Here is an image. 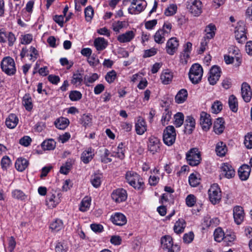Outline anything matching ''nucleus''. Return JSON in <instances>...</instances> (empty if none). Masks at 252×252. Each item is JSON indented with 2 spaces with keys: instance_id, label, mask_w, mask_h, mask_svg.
<instances>
[{
  "instance_id": "obj_61",
  "label": "nucleus",
  "mask_w": 252,
  "mask_h": 252,
  "mask_svg": "<svg viewBox=\"0 0 252 252\" xmlns=\"http://www.w3.org/2000/svg\"><path fill=\"white\" fill-rule=\"evenodd\" d=\"M125 24V21H118L115 22L112 24L113 30L115 32H120V30L124 28Z\"/></svg>"
},
{
  "instance_id": "obj_27",
  "label": "nucleus",
  "mask_w": 252,
  "mask_h": 252,
  "mask_svg": "<svg viewBox=\"0 0 252 252\" xmlns=\"http://www.w3.org/2000/svg\"><path fill=\"white\" fill-rule=\"evenodd\" d=\"M173 73L168 69L163 70L160 74V80L164 85L169 84L172 80Z\"/></svg>"
},
{
  "instance_id": "obj_4",
  "label": "nucleus",
  "mask_w": 252,
  "mask_h": 252,
  "mask_svg": "<svg viewBox=\"0 0 252 252\" xmlns=\"http://www.w3.org/2000/svg\"><path fill=\"white\" fill-rule=\"evenodd\" d=\"M160 243L163 252H179L180 247L173 244L172 238L169 235H165L161 238Z\"/></svg>"
},
{
  "instance_id": "obj_60",
  "label": "nucleus",
  "mask_w": 252,
  "mask_h": 252,
  "mask_svg": "<svg viewBox=\"0 0 252 252\" xmlns=\"http://www.w3.org/2000/svg\"><path fill=\"white\" fill-rule=\"evenodd\" d=\"M33 39V36L32 34L28 33L22 35L21 43L22 44H29L31 43Z\"/></svg>"
},
{
  "instance_id": "obj_26",
  "label": "nucleus",
  "mask_w": 252,
  "mask_h": 252,
  "mask_svg": "<svg viewBox=\"0 0 252 252\" xmlns=\"http://www.w3.org/2000/svg\"><path fill=\"white\" fill-rule=\"evenodd\" d=\"M94 156V150L89 147L83 152L81 159L84 163L87 164L93 158Z\"/></svg>"
},
{
  "instance_id": "obj_54",
  "label": "nucleus",
  "mask_w": 252,
  "mask_h": 252,
  "mask_svg": "<svg viewBox=\"0 0 252 252\" xmlns=\"http://www.w3.org/2000/svg\"><path fill=\"white\" fill-rule=\"evenodd\" d=\"M199 180L196 175L194 173L191 174L189 177V184L193 187H195L199 185Z\"/></svg>"
},
{
  "instance_id": "obj_1",
  "label": "nucleus",
  "mask_w": 252,
  "mask_h": 252,
  "mask_svg": "<svg viewBox=\"0 0 252 252\" xmlns=\"http://www.w3.org/2000/svg\"><path fill=\"white\" fill-rule=\"evenodd\" d=\"M172 27L170 23L165 22L162 28L158 30L155 33L154 35L155 41L159 44L163 43L165 41V38L170 34Z\"/></svg>"
},
{
  "instance_id": "obj_39",
  "label": "nucleus",
  "mask_w": 252,
  "mask_h": 252,
  "mask_svg": "<svg viewBox=\"0 0 252 252\" xmlns=\"http://www.w3.org/2000/svg\"><path fill=\"white\" fill-rule=\"evenodd\" d=\"M227 151L226 145L222 142H219L216 144V152L218 156L223 157Z\"/></svg>"
},
{
  "instance_id": "obj_51",
  "label": "nucleus",
  "mask_w": 252,
  "mask_h": 252,
  "mask_svg": "<svg viewBox=\"0 0 252 252\" xmlns=\"http://www.w3.org/2000/svg\"><path fill=\"white\" fill-rule=\"evenodd\" d=\"M222 109V104L220 101L217 100L215 101L211 106V111L214 114H218Z\"/></svg>"
},
{
  "instance_id": "obj_59",
  "label": "nucleus",
  "mask_w": 252,
  "mask_h": 252,
  "mask_svg": "<svg viewBox=\"0 0 252 252\" xmlns=\"http://www.w3.org/2000/svg\"><path fill=\"white\" fill-rule=\"evenodd\" d=\"M177 6L175 4H171L164 11V14L167 16L174 15L177 11Z\"/></svg>"
},
{
  "instance_id": "obj_47",
  "label": "nucleus",
  "mask_w": 252,
  "mask_h": 252,
  "mask_svg": "<svg viewBox=\"0 0 252 252\" xmlns=\"http://www.w3.org/2000/svg\"><path fill=\"white\" fill-rule=\"evenodd\" d=\"M172 113L170 111L165 109L162 114L161 122L163 126L167 125L171 119Z\"/></svg>"
},
{
  "instance_id": "obj_19",
  "label": "nucleus",
  "mask_w": 252,
  "mask_h": 252,
  "mask_svg": "<svg viewBox=\"0 0 252 252\" xmlns=\"http://www.w3.org/2000/svg\"><path fill=\"white\" fill-rule=\"evenodd\" d=\"M241 95L246 102L251 101L252 97V91L250 85L247 83H243L241 86Z\"/></svg>"
},
{
  "instance_id": "obj_45",
  "label": "nucleus",
  "mask_w": 252,
  "mask_h": 252,
  "mask_svg": "<svg viewBox=\"0 0 252 252\" xmlns=\"http://www.w3.org/2000/svg\"><path fill=\"white\" fill-rule=\"evenodd\" d=\"M55 250L56 252H67L68 250L67 244L64 242H57L56 243Z\"/></svg>"
},
{
  "instance_id": "obj_9",
  "label": "nucleus",
  "mask_w": 252,
  "mask_h": 252,
  "mask_svg": "<svg viewBox=\"0 0 252 252\" xmlns=\"http://www.w3.org/2000/svg\"><path fill=\"white\" fill-rule=\"evenodd\" d=\"M186 159L188 163L192 166H196L200 163L201 156L198 149L192 148L186 154Z\"/></svg>"
},
{
  "instance_id": "obj_35",
  "label": "nucleus",
  "mask_w": 252,
  "mask_h": 252,
  "mask_svg": "<svg viewBox=\"0 0 252 252\" xmlns=\"http://www.w3.org/2000/svg\"><path fill=\"white\" fill-rule=\"evenodd\" d=\"M69 124V120L64 117H60L57 119L54 122L56 127L57 128L62 130L65 129L68 126Z\"/></svg>"
},
{
  "instance_id": "obj_28",
  "label": "nucleus",
  "mask_w": 252,
  "mask_h": 252,
  "mask_svg": "<svg viewBox=\"0 0 252 252\" xmlns=\"http://www.w3.org/2000/svg\"><path fill=\"white\" fill-rule=\"evenodd\" d=\"M83 81V73L79 70H77L73 73L70 82L75 87H78L81 85Z\"/></svg>"
},
{
  "instance_id": "obj_36",
  "label": "nucleus",
  "mask_w": 252,
  "mask_h": 252,
  "mask_svg": "<svg viewBox=\"0 0 252 252\" xmlns=\"http://www.w3.org/2000/svg\"><path fill=\"white\" fill-rule=\"evenodd\" d=\"M224 129V121L222 118H218L214 122V131L217 134L221 133Z\"/></svg>"
},
{
  "instance_id": "obj_37",
  "label": "nucleus",
  "mask_w": 252,
  "mask_h": 252,
  "mask_svg": "<svg viewBox=\"0 0 252 252\" xmlns=\"http://www.w3.org/2000/svg\"><path fill=\"white\" fill-rule=\"evenodd\" d=\"M22 104L25 109L28 111H31L33 107L32 100L29 94H26L23 97Z\"/></svg>"
},
{
  "instance_id": "obj_38",
  "label": "nucleus",
  "mask_w": 252,
  "mask_h": 252,
  "mask_svg": "<svg viewBox=\"0 0 252 252\" xmlns=\"http://www.w3.org/2000/svg\"><path fill=\"white\" fill-rule=\"evenodd\" d=\"M41 145L44 150H53L56 148V142L53 139H48L44 140Z\"/></svg>"
},
{
  "instance_id": "obj_44",
  "label": "nucleus",
  "mask_w": 252,
  "mask_h": 252,
  "mask_svg": "<svg viewBox=\"0 0 252 252\" xmlns=\"http://www.w3.org/2000/svg\"><path fill=\"white\" fill-rule=\"evenodd\" d=\"M102 177L101 174H94L92 176L91 182L94 187L97 188L100 186Z\"/></svg>"
},
{
  "instance_id": "obj_32",
  "label": "nucleus",
  "mask_w": 252,
  "mask_h": 252,
  "mask_svg": "<svg viewBox=\"0 0 252 252\" xmlns=\"http://www.w3.org/2000/svg\"><path fill=\"white\" fill-rule=\"evenodd\" d=\"M94 44L96 49L100 51L106 48L108 42L103 37H97L94 39Z\"/></svg>"
},
{
  "instance_id": "obj_43",
  "label": "nucleus",
  "mask_w": 252,
  "mask_h": 252,
  "mask_svg": "<svg viewBox=\"0 0 252 252\" xmlns=\"http://www.w3.org/2000/svg\"><path fill=\"white\" fill-rule=\"evenodd\" d=\"M99 78V76L97 73H94L90 75H86L84 77V83L87 86H90L91 84L94 83Z\"/></svg>"
},
{
  "instance_id": "obj_34",
  "label": "nucleus",
  "mask_w": 252,
  "mask_h": 252,
  "mask_svg": "<svg viewBox=\"0 0 252 252\" xmlns=\"http://www.w3.org/2000/svg\"><path fill=\"white\" fill-rule=\"evenodd\" d=\"M188 93L187 90L182 89L180 90L175 96V102L178 104L183 103L187 99Z\"/></svg>"
},
{
  "instance_id": "obj_5",
  "label": "nucleus",
  "mask_w": 252,
  "mask_h": 252,
  "mask_svg": "<svg viewBox=\"0 0 252 252\" xmlns=\"http://www.w3.org/2000/svg\"><path fill=\"white\" fill-rule=\"evenodd\" d=\"M203 73V68L199 64H192L189 73L190 80L193 84H197L201 81Z\"/></svg>"
},
{
  "instance_id": "obj_40",
  "label": "nucleus",
  "mask_w": 252,
  "mask_h": 252,
  "mask_svg": "<svg viewBox=\"0 0 252 252\" xmlns=\"http://www.w3.org/2000/svg\"><path fill=\"white\" fill-rule=\"evenodd\" d=\"M228 104L230 110L233 112H236L238 111V103L236 97L233 95H231L228 98Z\"/></svg>"
},
{
  "instance_id": "obj_2",
  "label": "nucleus",
  "mask_w": 252,
  "mask_h": 252,
  "mask_svg": "<svg viewBox=\"0 0 252 252\" xmlns=\"http://www.w3.org/2000/svg\"><path fill=\"white\" fill-rule=\"evenodd\" d=\"M126 182L135 189H139L144 185V182L140 175L137 173L128 171L126 174Z\"/></svg>"
},
{
  "instance_id": "obj_16",
  "label": "nucleus",
  "mask_w": 252,
  "mask_h": 252,
  "mask_svg": "<svg viewBox=\"0 0 252 252\" xmlns=\"http://www.w3.org/2000/svg\"><path fill=\"white\" fill-rule=\"evenodd\" d=\"M221 70L220 67L217 65L213 66L210 71L209 76L208 80L209 83L214 85L219 80L220 76Z\"/></svg>"
},
{
  "instance_id": "obj_53",
  "label": "nucleus",
  "mask_w": 252,
  "mask_h": 252,
  "mask_svg": "<svg viewBox=\"0 0 252 252\" xmlns=\"http://www.w3.org/2000/svg\"><path fill=\"white\" fill-rule=\"evenodd\" d=\"M11 164V161L9 157L7 156L3 157L0 162V165L2 169L3 170H7Z\"/></svg>"
},
{
  "instance_id": "obj_56",
  "label": "nucleus",
  "mask_w": 252,
  "mask_h": 252,
  "mask_svg": "<svg viewBox=\"0 0 252 252\" xmlns=\"http://www.w3.org/2000/svg\"><path fill=\"white\" fill-rule=\"evenodd\" d=\"M244 143L247 149L252 148V132H249L245 135Z\"/></svg>"
},
{
  "instance_id": "obj_13",
  "label": "nucleus",
  "mask_w": 252,
  "mask_h": 252,
  "mask_svg": "<svg viewBox=\"0 0 252 252\" xmlns=\"http://www.w3.org/2000/svg\"><path fill=\"white\" fill-rule=\"evenodd\" d=\"M127 197L126 191L122 188L116 189L111 193L112 199L117 203L125 201Z\"/></svg>"
},
{
  "instance_id": "obj_25",
  "label": "nucleus",
  "mask_w": 252,
  "mask_h": 252,
  "mask_svg": "<svg viewBox=\"0 0 252 252\" xmlns=\"http://www.w3.org/2000/svg\"><path fill=\"white\" fill-rule=\"evenodd\" d=\"M251 167L247 164L242 165L238 170V175L242 181L247 180L251 173Z\"/></svg>"
},
{
  "instance_id": "obj_18",
  "label": "nucleus",
  "mask_w": 252,
  "mask_h": 252,
  "mask_svg": "<svg viewBox=\"0 0 252 252\" xmlns=\"http://www.w3.org/2000/svg\"><path fill=\"white\" fill-rule=\"evenodd\" d=\"M179 41L176 37H171L168 39L166 44V52L170 55H173L177 51Z\"/></svg>"
},
{
  "instance_id": "obj_42",
  "label": "nucleus",
  "mask_w": 252,
  "mask_h": 252,
  "mask_svg": "<svg viewBox=\"0 0 252 252\" xmlns=\"http://www.w3.org/2000/svg\"><path fill=\"white\" fill-rule=\"evenodd\" d=\"M91 199L88 196L85 197L81 202L79 210L82 212L87 211L90 208Z\"/></svg>"
},
{
  "instance_id": "obj_14",
  "label": "nucleus",
  "mask_w": 252,
  "mask_h": 252,
  "mask_svg": "<svg viewBox=\"0 0 252 252\" xmlns=\"http://www.w3.org/2000/svg\"><path fill=\"white\" fill-rule=\"evenodd\" d=\"M61 195L59 192L53 191L47 194L46 203V205L51 208L55 207L61 201Z\"/></svg>"
},
{
  "instance_id": "obj_3",
  "label": "nucleus",
  "mask_w": 252,
  "mask_h": 252,
  "mask_svg": "<svg viewBox=\"0 0 252 252\" xmlns=\"http://www.w3.org/2000/svg\"><path fill=\"white\" fill-rule=\"evenodd\" d=\"M1 70L8 75H13L16 71L15 63L14 60L10 57L3 58L0 62Z\"/></svg>"
},
{
  "instance_id": "obj_50",
  "label": "nucleus",
  "mask_w": 252,
  "mask_h": 252,
  "mask_svg": "<svg viewBox=\"0 0 252 252\" xmlns=\"http://www.w3.org/2000/svg\"><path fill=\"white\" fill-rule=\"evenodd\" d=\"M12 196L16 199L24 200L26 198L25 194L21 190L15 189L12 192Z\"/></svg>"
},
{
  "instance_id": "obj_29",
  "label": "nucleus",
  "mask_w": 252,
  "mask_h": 252,
  "mask_svg": "<svg viewBox=\"0 0 252 252\" xmlns=\"http://www.w3.org/2000/svg\"><path fill=\"white\" fill-rule=\"evenodd\" d=\"M125 151L126 144L124 142H121L118 145L117 151L113 152L111 156L115 157L122 159L125 158Z\"/></svg>"
},
{
  "instance_id": "obj_11",
  "label": "nucleus",
  "mask_w": 252,
  "mask_h": 252,
  "mask_svg": "<svg viewBox=\"0 0 252 252\" xmlns=\"http://www.w3.org/2000/svg\"><path fill=\"white\" fill-rule=\"evenodd\" d=\"M187 8L194 16H198L202 12V3L200 0H188Z\"/></svg>"
},
{
  "instance_id": "obj_10",
  "label": "nucleus",
  "mask_w": 252,
  "mask_h": 252,
  "mask_svg": "<svg viewBox=\"0 0 252 252\" xmlns=\"http://www.w3.org/2000/svg\"><path fill=\"white\" fill-rule=\"evenodd\" d=\"M235 36L236 40L239 43H244L247 40L246 35V27L244 23L239 22L236 26L234 31Z\"/></svg>"
},
{
  "instance_id": "obj_33",
  "label": "nucleus",
  "mask_w": 252,
  "mask_h": 252,
  "mask_svg": "<svg viewBox=\"0 0 252 252\" xmlns=\"http://www.w3.org/2000/svg\"><path fill=\"white\" fill-rule=\"evenodd\" d=\"M186 226V222L183 219H179L175 223L173 230L175 233L180 234L184 232Z\"/></svg>"
},
{
  "instance_id": "obj_12",
  "label": "nucleus",
  "mask_w": 252,
  "mask_h": 252,
  "mask_svg": "<svg viewBox=\"0 0 252 252\" xmlns=\"http://www.w3.org/2000/svg\"><path fill=\"white\" fill-rule=\"evenodd\" d=\"M15 35L10 32H6L4 29L0 30V42L1 43H6L8 41L9 46H12L16 41Z\"/></svg>"
},
{
  "instance_id": "obj_49",
  "label": "nucleus",
  "mask_w": 252,
  "mask_h": 252,
  "mask_svg": "<svg viewBox=\"0 0 252 252\" xmlns=\"http://www.w3.org/2000/svg\"><path fill=\"white\" fill-rule=\"evenodd\" d=\"M184 120V116L183 113L178 112L174 115V124L176 127L181 126Z\"/></svg>"
},
{
  "instance_id": "obj_41",
  "label": "nucleus",
  "mask_w": 252,
  "mask_h": 252,
  "mask_svg": "<svg viewBox=\"0 0 252 252\" xmlns=\"http://www.w3.org/2000/svg\"><path fill=\"white\" fill-rule=\"evenodd\" d=\"M50 228L54 232H58L63 228V222L61 220L56 219L51 223Z\"/></svg>"
},
{
  "instance_id": "obj_48",
  "label": "nucleus",
  "mask_w": 252,
  "mask_h": 252,
  "mask_svg": "<svg viewBox=\"0 0 252 252\" xmlns=\"http://www.w3.org/2000/svg\"><path fill=\"white\" fill-rule=\"evenodd\" d=\"M214 239L218 242H220L224 239L225 234L220 227L216 228L214 232Z\"/></svg>"
},
{
  "instance_id": "obj_15",
  "label": "nucleus",
  "mask_w": 252,
  "mask_h": 252,
  "mask_svg": "<svg viewBox=\"0 0 252 252\" xmlns=\"http://www.w3.org/2000/svg\"><path fill=\"white\" fill-rule=\"evenodd\" d=\"M200 124L204 131H208L212 125L211 116L205 112H202L200 116Z\"/></svg>"
},
{
  "instance_id": "obj_63",
  "label": "nucleus",
  "mask_w": 252,
  "mask_h": 252,
  "mask_svg": "<svg viewBox=\"0 0 252 252\" xmlns=\"http://www.w3.org/2000/svg\"><path fill=\"white\" fill-rule=\"evenodd\" d=\"M236 236L234 233L226 234L224 238V242L228 246H230L233 242L235 240Z\"/></svg>"
},
{
  "instance_id": "obj_62",
  "label": "nucleus",
  "mask_w": 252,
  "mask_h": 252,
  "mask_svg": "<svg viewBox=\"0 0 252 252\" xmlns=\"http://www.w3.org/2000/svg\"><path fill=\"white\" fill-rule=\"evenodd\" d=\"M82 124L85 126L91 125L92 121V116L90 114H84L82 116Z\"/></svg>"
},
{
  "instance_id": "obj_57",
  "label": "nucleus",
  "mask_w": 252,
  "mask_h": 252,
  "mask_svg": "<svg viewBox=\"0 0 252 252\" xmlns=\"http://www.w3.org/2000/svg\"><path fill=\"white\" fill-rule=\"evenodd\" d=\"M110 155V152L109 151L105 149L104 151V153L101 156V161L102 162L104 163H107L112 161V159L109 158V156Z\"/></svg>"
},
{
  "instance_id": "obj_55",
  "label": "nucleus",
  "mask_w": 252,
  "mask_h": 252,
  "mask_svg": "<svg viewBox=\"0 0 252 252\" xmlns=\"http://www.w3.org/2000/svg\"><path fill=\"white\" fill-rule=\"evenodd\" d=\"M85 16L86 21H90L94 15V10L91 6H88L85 9Z\"/></svg>"
},
{
  "instance_id": "obj_6",
  "label": "nucleus",
  "mask_w": 252,
  "mask_h": 252,
  "mask_svg": "<svg viewBox=\"0 0 252 252\" xmlns=\"http://www.w3.org/2000/svg\"><path fill=\"white\" fill-rule=\"evenodd\" d=\"M176 137V131L173 126H167L163 130V141L165 145L168 146L172 145L175 143Z\"/></svg>"
},
{
  "instance_id": "obj_22",
  "label": "nucleus",
  "mask_w": 252,
  "mask_h": 252,
  "mask_svg": "<svg viewBox=\"0 0 252 252\" xmlns=\"http://www.w3.org/2000/svg\"><path fill=\"white\" fill-rule=\"evenodd\" d=\"M147 124L143 118L141 117L138 118L135 124V131L137 134L141 135L147 130Z\"/></svg>"
},
{
  "instance_id": "obj_58",
  "label": "nucleus",
  "mask_w": 252,
  "mask_h": 252,
  "mask_svg": "<svg viewBox=\"0 0 252 252\" xmlns=\"http://www.w3.org/2000/svg\"><path fill=\"white\" fill-rule=\"evenodd\" d=\"M69 97L72 101H78L81 98L82 94L79 91H72L69 93Z\"/></svg>"
},
{
  "instance_id": "obj_46",
  "label": "nucleus",
  "mask_w": 252,
  "mask_h": 252,
  "mask_svg": "<svg viewBox=\"0 0 252 252\" xmlns=\"http://www.w3.org/2000/svg\"><path fill=\"white\" fill-rule=\"evenodd\" d=\"M216 30V27L214 25L210 24L208 25L205 30L206 38L208 39L212 38L215 36Z\"/></svg>"
},
{
  "instance_id": "obj_64",
  "label": "nucleus",
  "mask_w": 252,
  "mask_h": 252,
  "mask_svg": "<svg viewBox=\"0 0 252 252\" xmlns=\"http://www.w3.org/2000/svg\"><path fill=\"white\" fill-rule=\"evenodd\" d=\"M196 201V197L193 194L188 195L186 199V204L189 207L193 206Z\"/></svg>"
},
{
  "instance_id": "obj_31",
  "label": "nucleus",
  "mask_w": 252,
  "mask_h": 252,
  "mask_svg": "<svg viewBox=\"0 0 252 252\" xmlns=\"http://www.w3.org/2000/svg\"><path fill=\"white\" fill-rule=\"evenodd\" d=\"M19 122L17 116L14 114H10L5 121V124L7 127L14 128L16 126Z\"/></svg>"
},
{
  "instance_id": "obj_23",
  "label": "nucleus",
  "mask_w": 252,
  "mask_h": 252,
  "mask_svg": "<svg viewBox=\"0 0 252 252\" xmlns=\"http://www.w3.org/2000/svg\"><path fill=\"white\" fill-rule=\"evenodd\" d=\"M135 32L133 31H126V32L119 35L118 41L121 43L130 42L135 37Z\"/></svg>"
},
{
  "instance_id": "obj_21",
  "label": "nucleus",
  "mask_w": 252,
  "mask_h": 252,
  "mask_svg": "<svg viewBox=\"0 0 252 252\" xmlns=\"http://www.w3.org/2000/svg\"><path fill=\"white\" fill-rule=\"evenodd\" d=\"M221 174L227 179L233 178L235 172L233 167L228 163H223L221 166Z\"/></svg>"
},
{
  "instance_id": "obj_17",
  "label": "nucleus",
  "mask_w": 252,
  "mask_h": 252,
  "mask_svg": "<svg viewBox=\"0 0 252 252\" xmlns=\"http://www.w3.org/2000/svg\"><path fill=\"white\" fill-rule=\"evenodd\" d=\"M161 143L158 138L155 136H151L149 138L148 147L149 151L152 154H155L160 151Z\"/></svg>"
},
{
  "instance_id": "obj_7",
  "label": "nucleus",
  "mask_w": 252,
  "mask_h": 252,
  "mask_svg": "<svg viewBox=\"0 0 252 252\" xmlns=\"http://www.w3.org/2000/svg\"><path fill=\"white\" fill-rule=\"evenodd\" d=\"M147 6L145 0H132L128 8V12L131 15L138 14L143 11Z\"/></svg>"
},
{
  "instance_id": "obj_24",
  "label": "nucleus",
  "mask_w": 252,
  "mask_h": 252,
  "mask_svg": "<svg viewBox=\"0 0 252 252\" xmlns=\"http://www.w3.org/2000/svg\"><path fill=\"white\" fill-rule=\"evenodd\" d=\"M112 222L117 225H123L126 223L127 220L125 215L121 213H116L111 217Z\"/></svg>"
},
{
  "instance_id": "obj_20",
  "label": "nucleus",
  "mask_w": 252,
  "mask_h": 252,
  "mask_svg": "<svg viewBox=\"0 0 252 252\" xmlns=\"http://www.w3.org/2000/svg\"><path fill=\"white\" fill-rule=\"evenodd\" d=\"M233 218L237 224H241L244 220L245 213L243 208L240 206H235L233 208Z\"/></svg>"
},
{
  "instance_id": "obj_8",
  "label": "nucleus",
  "mask_w": 252,
  "mask_h": 252,
  "mask_svg": "<svg viewBox=\"0 0 252 252\" xmlns=\"http://www.w3.org/2000/svg\"><path fill=\"white\" fill-rule=\"evenodd\" d=\"M209 197L210 201L213 204L218 203L221 198L220 188L217 184L212 185L208 190Z\"/></svg>"
},
{
  "instance_id": "obj_30",
  "label": "nucleus",
  "mask_w": 252,
  "mask_h": 252,
  "mask_svg": "<svg viewBox=\"0 0 252 252\" xmlns=\"http://www.w3.org/2000/svg\"><path fill=\"white\" fill-rule=\"evenodd\" d=\"M29 161L26 158H18L15 163L16 169L20 172L25 170L29 165Z\"/></svg>"
},
{
  "instance_id": "obj_52",
  "label": "nucleus",
  "mask_w": 252,
  "mask_h": 252,
  "mask_svg": "<svg viewBox=\"0 0 252 252\" xmlns=\"http://www.w3.org/2000/svg\"><path fill=\"white\" fill-rule=\"evenodd\" d=\"M116 78L117 73L114 70L108 72L105 77L106 81L109 84L113 83Z\"/></svg>"
}]
</instances>
